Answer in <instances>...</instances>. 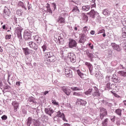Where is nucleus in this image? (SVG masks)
Here are the masks:
<instances>
[{
  "label": "nucleus",
  "instance_id": "nucleus-23",
  "mask_svg": "<svg viewBox=\"0 0 126 126\" xmlns=\"http://www.w3.org/2000/svg\"><path fill=\"white\" fill-rule=\"evenodd\" d=\"M32 121L33 122V120L32 119V117H30L26 120V125L27 126H31L32 124Z\"/></svg>",
  "mask_w": 126,
  "mask_h": 126
},
{
  "label": "nucleus",
  "instance_id": "nucleus-6",
  "mask_svg": "<svg viewBox=\"0 0 126 126\" xmlns=\"http://www.w3.org/2000/svg\"><path fill=\"white\" fill-rule=\"evenodd\" d=\"M77 46V42L75 40L72 39H69L68 47L71 49H75Z\"/></svg>",
  "mask_w": 126,
  "mask_h": 126
},
{
  "label": "nucleus",
  "instance_id": "nucleus-5",
  "mask_svg": "<svg viewBox=\"0 0 126 126\" xmlns=\"http://www.w3.org/2000/svg\"><path fill=\"white\" fill-rule=\"evenodd\" d=\"M4 85L3 86L2 89H0L2 90L3 93H6V92H9L10 93L12 91L11 87L7 85V84L4 83Z\"/></svg>",
  "mask_w": 126,
  "mask_h": 126
},
{
  "label": "nucleus",
  "instance_id": "nucleus-62",
  "mask_svg": "<svg viewBox=\"0 0 126 126\" xmlns=\"http://www.w3.org/2000/svg\"><path fill=\"white\" fill-rule=\"evenodd\" d=\"M110 120H111V122H113V123H114V122H115V121H116V116H112L110 117Z\"/></svg>",
  "mask_w": 126,
  "mask_h": 126
},
{
  "label": "nucleus",
  "instance_id": "nucleus-30",
  "mask_svg": "<svg viewBox=\"0 0 126 126\" xmlns=\"http://www.w3.org/2000/svg\"><path fill=\"white\" fill-rule=\"evenodd\" d=\"M89 30H90V27L85 26L83 28V33L84 34H88Z\"/></svg>",
  "mask_w": 126,
  "mask_h": 126
},
{
  "label": "nucleus",
  "instance_id": "nucleus-42",
  "mask_svg": "<svg viewBox=\"0 0 126 126\" xmlns=\"http://www.w3.org/2000/svg\"><path fill=\"white\" fill-rule=\"evenodd\" d=\"M77 73L79 76L80 78H84V74L80 71V70H77Z\"/></svg>",
  "mask_w": 126,
  "mask_h": 126
},
{
  "label": "nucleus",
  "instance_id": "nucleus-54",
  "mask_svg": "<svg viewBox=\"0 0 126 126\" xmlns=\"http://www.w3.org/2000/svg\"><path fill=\"white\" fill-rule=\"evenodd\" d=\"M73 95L74 96H82V94H80V93L76 92H74L73 93Z\"/></svg>",
  "mask_w": 126,
  "mask_h": 126
},
{
  "label": "nucleus",
  "instance_id": "nucleus-49",
  "mask_svg": "<svg viewBox=\"0 0 126 126\" xmlns=\"http://www.w3.org/2000/svg\"><path fill=\"white\" fill-rule=\"evenodd\" d=\"M13 24L14 25H17V18L15 16H14L13 18Z\"/></svg>",
  "mask_w": 126,
  "mask_h": 126
},
{
  "label": "nucleus",
  "instance_id": "nucleus-18",
  "mask_svg": "<svg viewBox=\"0 0 126 126\" xmlns=\"http://www.w3.org/2000/svg\"><path fill=\"white\" fill-rule=\"evenodd\" d=\"M62 91L67 96H69L70 95V93H71V90L70 89H68L65 87H63L62 88Z\"/></svg>",
  "mask_w": 126,
  "mask_h": 126
},
{
  "label": "nucleus",
  "instance_id": "nucleus-41",
  "mask_svg": "<svg viewBox=\"0 0 126 126\" xmlns=\"http://www.w3.org/2000/svg\"><path fill=\"white\" fill-rule=\"evenodd\" d=\"M100 114H103L105 115H108V112H107V109L101 107L100 108Z\"/></svg>",
  "mask_w": 126,
  "mask_h": 126
},
{
  "label": "nucleus",
  "instance_id": "nucleus-31",
  "mask_svg": "<svg viewBox=\"0 0 126 126\" xmlns=\"http://www.w3.org/2000/svg\"><path fill=\"white\" fill-rule=\"evenodd\" d=\"M122 112H123V110H122V109L118 108L115 110V113L119 117H122Z\"/></svg>",
  "mask_w": 126,
  "mask_h": 126
},
{
  "label": "nucleus",
  "instance_id": "nucleus-2",
  "mask_svg": "<svg viewBox=\"0 0 126 126\" xmlns=\"http://www.w3.org/2000/svg\"><path fill=\"white\" fill-rule=\"evenodd\" d=\"M11 14V11H10V10H9L8 8H7V7L5 6L3 12V18H5V19H7V18H9V17H10Z\"/></svg>",
  "mask_w": 126,
  "mask_h": 126
},
{
  "label": "nucleus",
  "instance_id": "nucleus-12",
  "mask_svg": "<svg viewBox=\"0 0 126 126\" xmlns=\"http://www.w3.org/2000/svg\"><path fill=\"white\" fill-rule=\"evenodd\" d=\"M65 74L66 77H68L69 78H71L73 76L72 75V70L71 69L67 68L65 69Z\"/></svg>",
  "mask_w": 126,
  "mask_h": 126
},
{
  "label": "nucleus",
  "instance_id": "nucleus-34",
  "mask_svg": "<svg viewBox=\"0 0 126 126\" xmlns=\"http://www.w3.org/2000/svg\"><path fill=\"white\" fill-rule=\"evenodd\" d=\"M72 11L74 13H79V12H80V11H79V9H78V7H77V6H74Z\"/></svg>",
  "mask_w": 126,
  "mask_h": 126
},
{
  "label": "nucleus",
  "instance_id": "nucleus-47",
  "mask_svg": "<svg viewBox=\"0 0 126 126\" xmlns=\"http://www.w3.org/2000/svg\"><path fill=\"white\" fill-rule=\"evenodd\" d=\"M47 44L46 43H44L43 46H41V48L43 50V52L44 53H45V52H46V51H47Z\"/></svg>",
  "mask_w": 126,
  "mask_h": 126
},
{
  "label": "nucleus",
  "instance_id": "nucleus-51",
  "mask_svg": "<svg viewBox=\"0 0 126 126\" xmlns=\"http://www.w3.org/2000/svg\"><path fill=\"white\" fill-rule=\"evenodd\" d=\"M106 85L105 86L106 88H107L108 90H111V83H106Z\"/></svg>",
  "mask_w": 126,
  "mask_h": 126
},
{
  "label": "nucleus",
  "instance_id": "nucleus-8",
  "mask_svg": "<svg viewBox=\"0 0 126 126\" xmlns=\"http://www.w3.org/2000/svg\"><path fill=\"white\" fill-rule=\"evenodd\" d=\"M79 38V40L78 43L84 45V43H85V42L86 41V35H85V34L80 33Z\"/></svg>",
  "mask_w": 126,
  "mask_h": 126
},
{
  "label": "nucleus",
  "instance_id": "nucleus-19",
  "mask_svg": "<svg viewBox=\"0 0 126 126\" xmlns=\"http://www.w3.org/2000/svg\"><path fill=\"white\" fill-rule=\"evenodd\" d=\"M11 104L14 108V112H17V109L19 108V104L16 101H13Z\"/></svg>",
  "mask_w": 126,
  "mask_h": 126
},
{
  "label": "nucleus",
  "instance_id": "nucleus-58",
  "mask_svg": "<svg viewBox=\"0 0 126 126\" xmlns=\"http://www.w3.org/2000/svg\"><path fill=\"white\" fill-rule=\"evenodd\" d=\"M1 119L2 121H6L7 120V116L5 115H3L1 117Z\"/></svg>",
  "mask_w": 126,
  "mask_h": 126
},
{
  "label": "nucleus",
  "instance_id": "nucleus-40",
  "mask_svg": "<svg viewBox=\"0 0 126 126\" xmlns=\"http://www.w3.org/2000/svg\"><path fill=\"white\" fill-rule=\"evenodd\" d=\"M122 36L123 38H126V28L124 27L122 28Z\"/></svg>",
  "mask_w": 126,
  "mask_h": 126
},
{
  "label": "nucleus",
  "instance_id": "nucleus-9",
  "mask_svg": "<svg viewBox=\"0 0 126 126\" xmlns=\"http://www.w3.org/2000/svg\"><path fill=\"white\" fill-rule=\"evenodd\" d=\"M68 58L69 59L72 63H74L76 62V56L73 53H70L68 54Z\"/></svg>",
  "mask_w": 126,
  "mask_h": 126
},
{
  "label": "nucleus",
  "instance_id": "nucleus-36",
  "mask_svg": "<svg viewBox=\"0 0 126 126\" xmlns=\"http://www.w3.org/2000/svg\"><path fill=\"white\" fill-rule=\"evenodd\" d=\"M118 73L119 74V75H120V76L126 77V72L124 71V70L119 71Z\"/></svg>",
  "mask_w": 126,
  "mask_h": 126
},
{
  "label": "nucleus",
  "instance_id": "nucleus-56",
  "mask_svg": "<svg viewBox=\"0 0 126 126\" xmlns=\"http://www.w3.org/2000/svg\"><path fill=\"white\" fill-rule=\"evenodd\" d=\"M51 102L53 105H55V106H59V102L56 101V100L52 99Z\"/></svg>",
  "mask_w": 126,
  "mask_h": 126
},
{
  "label": "nucleus",
  "instance_id": "nucleus-33",
  "mask_svg": "<svg viewBox=\"0 0 126 126\" xmlns=\"http://www.w3.org/2000/svg\"><path fill=\"white\" fill-rule=\"evenodd\" d=\"M92 95L94 97V98H99V97H100V95H101V93L99 91L94 92Z\"/></svg>",
  "mask_w": 126,
  "mask_h": 126
},
{
  "label": "nucleus",
  "instance_id": "nucleus-32",
  "mask_svg": "<svg viewBox=\"0 0 126 126\" xmlns=\"http://www.w3.org/2000/svg\"><path fill=\"white\" fill-rule=\"evenodd\" d=\"M95 76L97 79H102L104 77H103V75L101 74L100 72H97L95 73Z\"/></svg>",
  "mask_w": 126,
  "mask_h": 126
},
{
  "label": "nucleus",
  "instance_id": "nucleus-59",
  "mask_svg": "<svg viewBox=\"0 0 126 126\" xmlns=\"http://www.w3.org/2000/svg\"><path fill=\"white\" fill-rule=\"evenodd\" d=\"M89 48H90V49H91V50H93V49H94V46L93 45V44L92 43H89L87 44Z\"/></svg>",
  "mask_w": 126,
  "mask_h": 126
},
{
  "label": "nucleus",
  "instance_id": "nucleus-44",
  "mask_svg": "<svg viewBox=\"0 0 126 126\" xmlns=\"http://www.w3.org/2000/svg\"><path fill=\"white\" fill-rule=\"evenodd\" d=\"M109 121V119L106 118L104 119L102 122V126H108V122Z\"/></svg>",
  "mask_w": 126,
  "mask_h": 126
},
{
  "label": "nucleus",
  "instance_id": "nucleus-21",
  "mask_svg": "<svg viewBox=\"0 0 126 126\" xmlns=\"http://www.w3.org/2000/svg\"><path fill=\"white\" fill-rule=\"evenodd\" d=\"M32 125L33 126H41V122H40L39 118L37 119H32Z\"/></svg>",
  "mask_w": 126,
  "mask_h": 126
},
{
  "label": "nucleus",
  "instance_id": "nucleus-20",
  "mask_svg": "<svg viewBox=\"0 0 126 126\" xmlns=\"http://www.w3.org/2000/svg\"><path fill=\"white\" fill-rule=\"evenodd\" d=\"M112 80L113 82H114L115 83H120L121 82V80L119 79V77L115 74L113 75Z\"/></svg>",
  "mask_w": 126,
  "mask_h": 126
},
{
  "label": "nucleus",
  "instance_id": "nucleus-38",
  "mask_svg": "<svg viewBox=\"0 0 126 126\" xmlns=\"http://www.w3.org/2000/svg\"><path fill=\"white\" fill-rule=\"evenodd\" d=\"M102 34L103 37H106V33H105V30L104 29H99L98 31L97 34Z\"/></svg>",
  "mask_w": 126,
  "mask_h": 126
},
{
  "label": "nucleus",
  "instance_id": "nucleus-53",
  "mask_svg": "<svg viewBox=\"0 0 126 126\" xmlns=\"http://www.w3.org/2000/svg\"><path fill=\"white\" fill-rule=\"evenodd\" d=\"M110 76L107 75L105 77V83H110Z\"/></svg>",
  "mask_w": 126,
  "mask_h": 126
},
{
  "label": "nucleus",
  "instance_id": "nucleus-29",
  "mask_svg": "<svg viewBox=\"0 0 126 126\" xmlns=\"http://www.w3.org/2000/svg\"><path fill=\"white\" fill-rule=\"evenodd\" d=\"M57 22H58V23H61V24H63V23H64L65 22V19L62 16H60L57 19Z\"/></svg>",
  "mask_w": 126,
  "mask_h": 126
},
{
  "label": "nucleus",
  "instance_id": "nucleus-27",
  "mask_svg": "<svg viewBox=\"0 0 126 126\" xmlns=\"http://www.w3.org/2000/svg\"><path fill=\"white\" fill-rule=\"evenodd\" d=\"M45 56L47 57V59H50L53 57H55V54L53 52H49L45 53Z\"/></svg>",
  "mask_w": 126,
  "mask_h": 126
},
{
  "label": "nucleus",
  "instance_id": "nucleus-14",
  "mask_svg": "<svg viewBox=\"0 0 126 126\" xmlns=\"http://www.w3.org/2000/svg\"><path fill=\"white\" fill-rule=\"evenodd\" d=\"M33 38L34 41L36 42L37 44H38V45H41V43H42V38L41 37V36L38 35H36L33 36Z\"/></svg>",
  "mask_w": 126,
  "mask_h": 126
},
{
  "label": "nucleus",
  "instance_id": "nucleus-1",
  "mask_svg": "<svg viewBox=\"0 0 126 126\" xmlns=\"http://www.w3.org/2000/svg\"><path fill=\"white\" fill-rule=\"evenodd\" d=\"M22 30H23V29H22L20 26L16 28L15 30V33L17 34L18 38L19 39V41L20 42V44H22V42H23V40L22 39V34H21Z\"/></svg>",
  "mask_w": 126,
  "mask_h": 126
},
{
  "label": "nucleus",
  "instance_id": "nucleus-13",
  "mask_svg": "<svg viewBox=\"0 0 126 126\" xmlns=\"http://www.w3.org/2000/svg\"><path fill=\"white\" fill-rule=\"evenodd\" d=\"M85 64L88 67L91 75H94V73H93V65H92V64L89 62H85Z\"/></svg>",
  "mask_w": 126,
  "mask_h": 126
},
{
  "label": "nucleus",
  "instance_id": "nucleus-35",
  "mask_svg": "<svg viewBox=\"0 0 126 126\" xmlns=\"http://www.w3.org/2000/svg\"><path fill=\"white\" fill-rule=\"evenodd\" d=\"M58 44L59 45H63V44H64V39L61 36H59Z\"/></svg>",
  "mask_w": 126,
  "mask_h": 126
},
{
  "label": "nucleus",
  "instance_id": "nucleus-22",
  "mask_svg": "<svg viewBox=\"0 0 126 126\" xmlns=\"http://www.w3.org/2000/svg\"><path fill=\"white\" fill-rule=\"evenodd\" d=\"M77 103H78L82 106H85V105L87 104L86 101L81 99L80 98H78L77 99L76 104H77Z\"/></svg>",
  "mask_w": 126,
  "mask_h": 126
},
{
  "label": "nucleus",
  "instance_id": "nucleus-50",
  "mask_svg": "<svg viewBox=\"0 0 126 126\" xmlns=\"http://www.w3.org/2000/svg\"><path fill=\"white\" fill-rule=\"evenodd\" d=\"M118 64V61L117 60L113 61L111 62V65L112 66H116Z\"/></svg>",
  "mask_w": 126,
  "mask_h": 126
},
{
  "label": "nucleus",
  "instance_id": "nucleus-39",
  "mask_svg": "<svg viewBox=\"0 0 126 126\" xmlns=\"http://www.w3.org/2000/svg\"><path fill=\"white\" fill-rule=\"evenodd\" d=\"M82 9L83 11H88L90 9V6L88 5L83 6Z\"/></svg>",
  "mask_w": 126,
  "mask_h": 126
},
{
  "label": "nucleus",
  "instance_id": "nucleus-45",
  "mask_svg": "<svg viewBox=\"0 0 126 126\" xmlns=\"http://www.w3.org/2000/svg\"><path fill=\"white\" fill-rule=\"evenodd\" d=\"M82 17L84 21H88V16L85 13H82Z\"/></svg>",
  "mask_w": 126,
  "mask_h": 126
},
{
  "label": "nucleus",
  "instance_id": "nucleus-16",
  "mask_svg": "<svg viewBox=\"0 0 126 126\" xmlns=\"http://www.w3.org/2000/svg\"><path fill=\"white\" fill-rule=\"evenodd\" d=\"M57 116L59 118H61V119H63V121L64 122H67V120L65 119V116L64 115V114L63 113L61 112V111H58L57 112Z\"/></svg>",
  "mask_w": 126,
  "mask_h": 126
},
{
  "label": "nucleus",
  "instance_id": "nucleus-3",
  "mask_svg": "<svg viewBox=\"0 0 126 126\" xmlns=\"http://www.w3.org/2000/svg\"><path fill=\"white\" fill-rule=\"evenodd\" d=\"M28 45H29L30 48L32 49V50H34V51H35V52L38 51V48H39L38 46V43L34 41H30L28 42Z\"/></svg>",
  "mask_w": 126,
  "mask_h": 126
},
{
  "label": "nucleus",
  "instance_id": "nucleus-43",
  "mask_svg": "<svg viewBox=\"0 0 126 126\" xmlns=\"http://www.w3.org/2000/svg\"><path fill=\"white\" fill-rule=\"evenodd\" d=\"M102 103L103 104H105V106H107V107H109V108H111V107L113 106V104L111 103L108 102L106 100H103Z\"/></svg>",
  "mask_w": 126,
  "mask_h": 126
},
{
  "label": "nucleus",
  "instance_id": "nucleus-64",
  "mask_svg": "<svg viewBox=\"0 0 126 126\" xmlns=\"http://www.w3.org/2000/svg\"><path fill=\"white\" fill-rule=\"evenodd\" d=\"M115 84H112L110 87V90H115Z\"/></svg>",
  "mask_w": 126,
  "mask_h": 126
},
{
  "label": "nucleus",
  "instance_id": "nucleus-52",
  "mask_svg": "<svg viewBox=\"0 0 126 126\" xmlns=\"http://www.w3.org/2000/svg\"><path fill=\"white\" fill-rule=\"evenodd\" d=\"M125 67L124 66L123 64H120L118 67H117V69H125Z\"/></svg>",
  "mask_w": 126,
  "mask_h": 126
},
{
  "label": "nucleus",
  "instance_id": "nucleus-25",
  "mask_svg": "<svg viewBox=\"0 0 126 126\" xmlns=\"http://www.w3.org/2000/svg\"><path fill=\"white\" fill-rule=\"evenodd\" d=\"M17 6L18 7H22V8H24L26 10H27V8L25 7V5H24V3L21 1H19L18 3Z\"/></svg>",
  "mask_w": 126,
  "mask_h": 126
},
{
  "label": "nucleus",
  "instance_id": "nucleus-28",
  "mask_svg": "<svg viewBox=\"0 0 126 126\" xmlns=\"http://www.w3.org/2000/svg\"><path fill=\"white\" fill-rule=\"evenodd\" d=\"M56 61H57V58L55 56L50 57V58L47 59V62H48L49 63H55Z\"/></svg>",
  "mask_w": 126,
  "mask_h": 126
},
{
  "label": "nucleus",
  "instance_id": "nucleus-57",
  "mask_svg": "<svg viewBox=\"0 0 126 126\" xmlns=\"http://www.w3.org/2000/svg\"><path fill=\"white\" fill-rule=\"evenodd\" d=\"M17 14L19 15V16H22V11L20 9H18L17 11Z\"/></svg>",
  "mask_w": 126,
  "mask_h": 126
},
{
  "label": "nucleus",
  "instance_id": "nucleus-63",
  "mask_svg": "<svg viewBox=\"0 0 126 126\" xmlns=\"http://www.w3.org/2000/svg\"><path fill=\"white\" fill-rule=\"evenodd\" d=\"M52 5L54 8V10H56V9H57V4H56V3L55 2L52 3Z\"/></svg>",
  "mask_w": 126,
  "mask_h": 126
},
{
  "label": "nucleus",
  "instance_id": "nucleus-24",
  "mask_svg": "<svg viewBox=\"0 0 126 126\" xmlns=\"http://www.w3.org/2000/svg\"><path fill=\"white\" fill-rule=\"evenodd\" d=\"M28 102H29L30 103H32V104L37 103V101H36V100H35V98L33 96H30L28 98Z\"/></svg>",
  "mask_w": 126,
  "mask_h": 126
},
{
  "label": "nucleus",
  "instance_id": "nucleus-11",
  "mask_svg": "<svg viewBox=\"0 0 126 126\" xmlns=\"http://www.w3.org/2000/svg\"><path fill=\"white\" fill-rule=\"evenodd\" d=\"M111 45L115 51H117V52H121L122 51V47L120 45L117 44L116 43H111Z\"/></svg>",
  "mask_w": 126,
  "mask_h": 126
},
{
  "label": "nucleus",
  "instance_id": "nucleus-10",
  "mask_svg": "<svg viewBox=\"0 0 126 126\" xmlns=\"http://www.w3.org/2000/svg\"><path fill=\"white\" fill-rule=\"evenodd\" d=\"M44 112L46 115H49L50 117H52V115L55 113V110L52 107H48L45 108Z\"/></svg>",
  "mask_w": 126,
  "mask_h": 126
},
{
  "label": "nucleus",
  "instance_id": "nucleus-4",
  "mask_svg": "<svg viewBox=\"0 0 126 126\" xmlns=\"http://www.w3.org/2000/svg\"><path fill=\"white\" fill-rule=\"evenodd\" d=\"M87 14L89 15L90 17L93 18V19H95V17H96V16H98V17L100 18V16H99V13H98L97 11H95L94 9H92L90 12L87 13Z\"/></svg>",
  "mask_w": 126,
  "mask_h": 126
},
{
  "label": "nucleus",
  "instance_id": "nucleus-37",
  "mask_svg": "<svg viewBox=\"0 0 126 126\" xmlns=\"http://www.w3.org/2000/svg\"><path fill=\"white\" fill-rule=\"evenodd\" d=\"M41 121L42 122H43V123H44V121L45 120H47V121L49 120V117L44 114H41Z\"/></svg>",
  "mask_w": 126,
  "mask_h": 126
},
{
  "label": "nucleus",
  "instance_id": "nucleus-7",
  "mask_svg": "<svg viewBox=\"0 0 126 126\" xmlns=\"http://www.w3.org/2000/svg\"><path fill=\"white\" fill-rule=\"evenodd\" d=\"M24 38L25 41H31L32 40L31 32L30 31H25L24 33Z\"/></svg>",
  "mask_w": 126,
  "mask_h": 126
},
{
  "label": "nucleus",
  "instance_id": "nucleus-48",
  "mask_svg": "<svg viewBox=\"0 0 126 126\" xmlns=\"http://www.w3.org/2000/svg\"><path fill=\"white\" fill-rule=\"evenodd\" d=\"M92 91H93V89H89L88 91L85 92L86 95H90L91 94Z\"/></svg>",
  "mask_w": 126,
  "mask_h": 126
},
{
  "label": "nucleus",
  "instance_id": "nucleus-60",
  "mask_svg": "<svg viewBox=\"0 0 126 126\" xmlns=\"http://www.w3.org/2000/svg\"><path fill=\"white\" fill-rule=\"evenodd\" d=\"M79 27V25H76L74 27V32H77V30H78V28Z\"/></svg>",
  "mask_w": 126,
  "mask_h": 126
},
{
  "label": "nucleus",
  "instance_id": "nucleus-55",
  "mask_svg": "<svg viewBox=\"0 0 126 126\" xmlns=\"http://www.w3.org/2000/svg\"><path fill=\"white\" fill-rule=\"evenodd\" d=\"M107 114H104L103 113H100V119L102 121L107 116Z\"/></svg>",
  "mask_w": 126,
  "mask_h": 126
},
{
  "label": "nucleus",
  "instance_id": "nucleus-46",
  "mask_svg": "<svg viewBox=\"0 0 126 126\" xmlns=\"http://www.w3.org/2000/svg\"><path fill=\"white\" fill-rule=\"evenodd\" d=\"M71 89L73 91H80V90H81V88H79L77 87H71Z\"/></svg>",
  "mask_w": 126,
  "mask_h": 126
},
{
  "label": "nucleus",
  "instance_id": "nucleus-17",
  "mask_svg": "<svg viewBox=\"0 0 126 126\" xmlns=\"http://www.w3.org/2000/svg\"><path fill=\"white\" fill-rule=\"evenodd\" d=\"M22 50L24 55H25L26 56H29V55H30V52H33V50L29 49L28 47L23 48ZM33 52L34 54H35V51H34Z\"/></svg>",
  "mask_w": 126,
  "mask_h": 126
},
{
  "label": "nucleus",
  "instance_id": "nucleus-15",
  "mask_svg": "<svg viewBox=\"0 0 126 126\" xmlns=\"http://www.w3.org/2000/svg\"><path fill=\"white\" fill-rule=\"evenodd\" d=\"M86 54L88 58L89 59L90 62H94V60L93 59H94L95 56L92 53H90L89 51H86Z\"/></svg>",
  "mask_w": 126,
  "mask_h": 126
},
{
  "label": "nucleus",
  "instance_id": "nucleus-61",
  "mask_svg": "<svg viewBox=\"0 0 126 126\" xmlns=\"http://www.w3.org/2000/svg\"><path fill=\"white\" fill-rule=\"evenodd\" d=\"M22 114H23V117H25V115L27 114V111H26V110H25V109H23L22 111Z\"/></svg>",
  "mask_w": 126,
  "mask_h": 126
},
{
  "label": "nucleus",
  "instance_id": "nucleus-26",
  "mask_svg": "<svg viewBox=\"0 0 126 126\" xmlns=\"http://www.w3.org/2000/svg\"><path fill=\"white\" fill-rule=\"evenodd\" d=\"M102 13L104 15H110L111 14V11L109 9H104L102 10Z\"/></svg>",
  "mask_w": 126,
  "mask_h": 126
}]
</instances>
